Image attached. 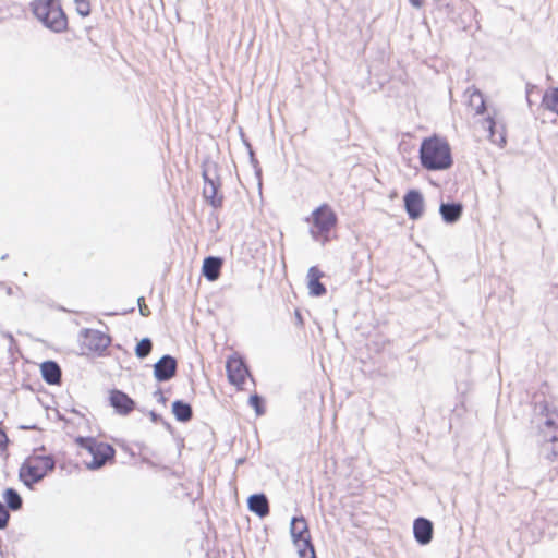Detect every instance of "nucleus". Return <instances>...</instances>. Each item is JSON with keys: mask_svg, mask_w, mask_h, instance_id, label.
I'll return each instance as SVG.
<instances>
[{"mask_svg": "<svg viewBox=\"0 0 558 558\" xmlns=\"http://www.w3.org/2000/svg\"><path fill=\"white\" fill-rule=\"evenodd\" d=\"M2 335H3L4 338L9 339L10 342H14V337H13V335L11 332L7 331V332H3Z\"/></svg>", "mask_w": 558, "mask_h": 558, "instance_id": "39", "label": "nucleus"}, {"mask_svg": "<svg viewBox=\"0 0 558 558\" xmlns=\"http://www.w3.org/2000/svg\"><path fill=\"white\" fill-rule=\"evenodd\" d=\"M223 266V258L220 256H207L203 260L202 275L210 282L218 280L220 277L221 268Z\"/></svg>", "mask_w": 558, "mask_h": 558, "instance_id": "17", "label": "nucleus"}, {"mask_svg": "<svg viewBox=\"0 0 558 558\" xmlns=\"http://www.w3.org/2000/svg\"><path fill=\"white\" fill-rule=\"evenodd\" d=\"M247 508L251 512L259 518H265L269 514V501L264 493H255L247 498Z\"/></svg>", "mask_w": 558, "mask_h": 558, "instance_id": "20", "label": "nucleus"}, {"mask_svg": "<svg viewBox=\"0 0 558 558\" xmlns=\"http://www.w3.org/2000/svg\"><path fill=\"white\" fill-rule=\"evenodd\" d=\"M294 314H295V318H296V320H298V324H299V325H303V318H302V315H301L300 311H299V310H295V313H294Z\"/></svg>", "mask_w": 558, "mask_h": 558, "instance_id": "38", "label": "nucleus"}, {"mask_svg": "<svg viewBox=\"0 0 558 558\" xmlns=\"http://www.w3.org/2000/svg\"><path fill=\"white\" fill-rule=\"evenodd\" d=\"M20 429H23V430H34V429H37V426L35 424L34 425H21Z\"/></svg>", "mask_w": 558, "mask_h": 558, "instance_id": "37", "label": "nucleus"}, {"mask_svg": "<svg viewBox=\"0 0 558 558\" xmlns=\"http://www.w3.org/2000/svg\"><path fill=\"white\" fill-rule=\"evenodd\" d=\"M201 168L202 178L204 180L203 197L213 208H221L225 197L221 192V181L217 162L206 157L203 159Z\"/></svg>", "mask_w": 558, "mask_h": 558, "instance_id": "4", "label": "nucleus"}, {"mask_svg": "<svg viewBox=\"0 0 558 558\" xmlns=\"http://www.w3.org/2000/svg\"><path fill=\"white\" fill-rule=\"evenodd\" d=\"M75 442L80 448L87 450L92 454L102 441H98L92 436H78L76 437Z\"/></svg>", "mask_w": 558, "mask_h": 558, "instance_id": "26", "label": "nucleus"}, {"mask_svg": "<svg viewBox=\"0 0 558 558\" xmlns=\"http://www.w3.org/2000/svg\"><path fill=\"white\" fill-rule=\"evenodd\" d=\"M448 19L462 31H466L473 17L475 16L476 9L469 2L460 0L456 4H446Z\"/></svg>", "mask_w": 558, "mask_h": 558, "instance_id": "8", "label": "nucleus"}, {"mask_svg": "<svg viewBox=\"0 0 558 558\" xmlns=\"http://www.w3.org/2000/svg\"><path fill=\"white\" fill-rule=\"evenodd\" d=\"M109 404L119 415H129L136 409V402L123 390L113 388L109 391Z\"/></svg>", "mask_w": 558, "mask_h": 558, "instance_id": "13", "label": "nucleus"}, {"mask_svg": "<svg viewBox=\"0 0 558 558\" xmlns=\"http://www.w3.org/2000/svg\"><path fill=\"white\" fill-rule=\"evenodd\" d=\"M418 158L422 168L427 171H444L453 165L449 143L438 135H433L422 141Z\"/></svg>", "mask_w": 558, "mask_h": 558, "instance_id": "1", "label": "nucleus"}, {"mask_svg": "<svg viewBox=\"0 0 558 558\" xmlns=\"http://www.w3.org/2000/svg\"><path fill=\"white\" fill-rule=\"evenodd\" d=\"M5 291H7L8 295H12L13 294V290H12L11 287H7Z\"/></svg>", "mask_w": 558, "mask_h": 558, "instance_id": "41", "label": "nucleus"}, {"mask_svg": "<svg viewBox=\"0 0 558 558\" xmlns=\"http://www.w3.org/2000/svg\"><path fill=\"white\" fill-rule=\"evenodd\" d=\"M265 398L258 393H252L248 398V404L254 409L257 416L266 412Z\"/></svg>", "mask_w": 558, "mask_h": 558, "instance_id": "27", "label": "nucleus"}, {"mask_svg": "<svg viewBox=\"0 0 558 558\" xmlns=\"http://www.w3.org/2000/svg\"><path fill=\"white\" fill-rule=\"evenodd\" d=\"M34 16L53 33L68 29V16L62 9L61 0H34L31 2Z\"/></svg>", "mask_w": 558, "mask_h": 558, "instance_id": "2", "label": "nucleus"}, {"mask_svg": "<svg viewBox=\"0 0 558 558\" xmlns=\"http://www.w3.org/2000/svg\"><path fill=\"white\" fill-rule=\"evenodd\" d=\"M92 460L86 462V468L92 471L101 469L107 462L114 461L116 449L107 442L99 444V447L90 454Z\"/></svg>", "mask_w": 558, "mask_h": 558, "instance_id": "14", "label": "nucleus"}, {"mask_svg": "<svg viewBox=\"0 0 558 558\" xmlns=\"http://www.w3.org/2000/svg\"><path fill=\"white\" fill-rule=\"evenodd\" d=\"M147 414L149 415L151 422L161 423L168 430L172 429L171 424L168 423L167 421H165L163 417L161 416V414L157 413L154 410L147 411Z\"/></svg>", "mask_w": 558, "mask_h": 558, "instance_id": "30", "label": "nucleus"}, {"mask_svg": "<svg viewBox=\"0 0 558 558\" xmlns=\"http://www.w3.org/2000/svg\"><path fill=\"white\" fill-rule=\"evenodd\" d=\"M404 210L411 220H418L424 214V196L417 189H410L403 195Z\"/></svg>", "mask_w": 558, "mask_h": 558, "instance_id": "11", "label": "nucleus"}, {"mask_svg": "<svg viewBox=\"0 0 558 558\" xmlns=\"http://www.w3.org/2000/svg\"><path fill=\"white\" fill-rule=\"evenodd\" d=\"M10 518V511L7 509L4 504L0 501V531L8 527Z\"/></svg>", "mask_w": 558, "mask_h": 558, "instance_id": "29", "label": "nucleus"}, {"mask_svg": "<svg viewBox=\"0 0 558 558\" xmlns=\"http://www.w3.org/2000/svg\"><path fill=\"white\" fill-rule=\"evenodd\" d=\"M312 222L310 229L312 238L325 244L329 240L330 231L337 226L338 217L328 204H322L313 210Z\"/></svg>", "mask_w": 558, "mask_h": 558, "instance_id": "5", "label": "nucleus"}, {"mask_svg": "<svg viewBox=\"0 0 558 558\" xmlns=\"http://www.w3.org/2000/svg\"><path fill=\"white\" fill-rule=\"evenodd\" d=\"M8 258H9V254H3V255L0 257V259H1V260H7Z\"/></svg>", "mask_w": 558, "mask_h": 558, "instance_id": "42", "label": "nucleus"}, {"mask_svg": "<svg viewBox=\"0 0 558 558\" xmlns=\"http://www.w3.org/2000/svg\"><path fill=\"white\" fill-rule=\"evenodd\" d=\"M410 4L416 9H420L424 4V0H409Z\"/></svg>", "mask_w": 558, "mask_h": 558, "instance_id": "36", "label": "nucleus"}, {"mask_svg": "<svg viewBox=\"0 0 558 558\" xmlns=\"http://www.w3.org/2000/svg\"><path fill=\"white\" fill-rule=\"evenodd\" d=\"M4 506L9 511H20L23 508V498L21 494L13 487H8L2 493Z\"/></svg>", "mask_w": 558, "mask_h": 558, "instance_id": "23", "label": "nucleus"}, {"mask_svg": "<svg viewBox=\"0 0 558 558\" xmlns=\"http://www.w3.org/2000/svg\"><path fill=\"white\" fill-rule=\"evenodd\" d=\"M153 350V341L149 337L142 338L135 345L134 352L137 359H146Z\"/></svg>", "mask_w": 558, "mask_h": 558, "instance_id": "25", "label": "nucleus"}, {"mask_svg": "<svg viewBox=\"0 0 558 558\" xmlns=\"http://www.w3.org/2000/svg\"><path fill=\"white\" fill-rule=\"evenodd\" d=\"M137 303H138V307H140V313L142 316L144 317H147L149 314H150V310L149 307L145 304L144 302V298L143 296H140L137 299Z\"/></svg>", "mask_w": 558, "mask_h": 558, "instance_id": "31", "label": "nucleus"}, {"mask_svg": "<svg viewBox=\"0 0 558 558\" xmlns=\"http://www.w3.org/2000/svg\"><path fill=\"white\" fill-rule=\"evenodd\" d=\"M542 106L558 116V87H551L544 93Z\"/></svg>", "mask_w": 558, "mask_h": 558, "instance_id": "24", "label": "nucleus"}, {"mask_svg": "<svg viewBox=\"0 0 558 558\" xmlns=\"http://www.w3.org/2000/svg\"><path fill=\"white\" fill-rule=\"evenodd\" d=\"M483 128L488 132L489 140L498 144L500 147L506 145L507 137H506V130L502 124L498 125L497 121L488 116L483 121Z\"/></svg>", "mask_w": 558, "mask_h": 558, "instance_id": "19", "label": "nucleus"}, {"mask_svg": "<svg viewBox=\"0 0 558 558\" xmlns=\"http://www.w3.org/2000/svg\"><path fill=\"white\" fill-rule=\"evenodd\" d=\"M290 535L300 558H317L308 524L303 515L291 519Z\"/></svg>", "mask_w": 558, "mask_h": 558, "instance_id": "7", "label": "nucleus"}, {"mask_svg": "<svg viewBox=\"0 0 558 558\" xmlns=\"http://www.w3.org/2000/svg\"><path fill=\"white\" fill-rule=\"evenodd\" d=\"M477 96L481 98V104L476 108V114H483L485 111V102L482 98V94L477 93Z\"/></svg>", "mask_w": 558, "mask_h": 558, "instance_id": "34", "label": "nucleus"}, {"mask_svg": "<svg viewBox=\"0 0 558 558\" xmlns=\"http://www.w3.org/2000/svg\"><path fill=\"white\" fill-rule=\"evenodd\" d=\"M439 214L445 223L453 225L460 220L463 214V205L460 202H441Z\"/></svg>", "mask_w": 558, "mask_h": 558, "instance_id": "16", "label": "nucleus"}, {"mask_svg": "<svg viewBox=\"0 0 558 558\" xmlns=\"http://www.w3.org/2000/svg\"><path fill=\"white\" fill-rule=\"evenodd\" d=\"M253 169H254L255 177L258 180V186L260 187L262 186V168H260V166H255V167H253Z\"/></svg>", "mask_w": 558, "mask_h": 558, "instance_id": "35", "label": "nucleus"}, {"mask_svg": "<svg viewBox=\"0 0 558 558\" xmlns=\"http://www.w3.org/2000/svg\"><path fill=\"white\" fill-rule=\"evenodd\" d=\"M73 2L75 4V11L80 16L86 17L90 14V0H73Z\"/></svg>", "mask_w": 558, "mask_h": 558, "instance_id": "28", "label": "nucleus"}, {"mask_svg": "<svg viewBox=\"0 0 558 558\" xmlns=\"http://www.w3.org/2000/svg\"><path fill=\"white\" fill-rule=\"evenodd\" d=\"M244 462H245V458H239V459L236 460V465H241V464H243Z\"/></svg>", "mask_w": 558, "mask_h": 558, "instance_id": "40", "label": "nucleus"}, {"mask_svg": "<svg viewBox=\"0 0 558 558\" xmlns=\"http://www.w3.org/2000/svg\"><path fill=\"white\" fill-rule=\"evenodd\" d=\"M539 411L546 417L539 426V437L543 442L550 444L546 458L556 461L558 459V412L550 411L547 402L539 403Z\"/></svg>", "mask_w": 558, "mask_h": 558, "instance_id": "6", "label": "nucleus"}, {"mask_svg": "<svg viewBox=\"0 0 558 558\" xmlns=\"http://www.w3.org/2000/svg\"><path fill=\"white\" fill-rule=\"evenodd\" d=\"M153 375L158 383L171 380L178 371V361L171 354H163L154 365Z\"/></svg>", "mask_w": 558, "mask_h": 558, "instance_id": "10", "label": "nucleus"}, {"mask_svg": "<svg viewBox=\"0 0 558 558\" xmlns=\"http://www.w3.org/2000/svg\"><path fill=\"white\" fill-rule=\"evenodd\" d=\"M244 145L246 146V148L248 150L250 162H251L252 167L259 166V162L255 157V154L253 151V148H252V145L250 144V142L244 141Z\"/></svg>", "mask_w": 558, "mask_h": 558, "instance_id": "32", "label": "nucleus"}, {"mask_svg": "<svg viewBox=\"0 0 558 558\" xmlns=\"http://www.w3.org/2000/svg\"><path fill=\"white\" fill-rule=\"evenodd\" d=\"M154 397L157 399V402L166 405L167 404V401L168 399L165 397L161 388H158L155 392H154Z\"/></svg>", "mask_w": 558, "mask_h": 558, "instance_id": "33", "label": "nucleus"}, {"mask_svg": "<svg viewBox=\"0 0 558 558\" xmlns=\"http://www.w3.org/2000/svg\"><path fill=\"white\" fill-rule=\"evenodd\" d=\"M81 336L83 344L98 355H101L111 343V338L100 330L86 328L81 331Z\"/></svg>", "mask_w": 558, "mask_h": 558, "instance_id": "9", "label": "nucleus"}, {"mask_svg": "<svg viewBox=\"0 0 558 558\" xmlns=\"http://www.w3.org/2000/svg\"><path fill=\"white\" fill-rule=\"evenodd\" d=\"M226 372L231 385L241 387L250 376V369L241 357L230 356L226 362Z\"/></svg>", "mask_w": 558, "mask_h": 558, "instance_id": "12", "label": "nucleus"}, {"mask_svg": "<svg viewBox=\"0 0 558 558\" xmlns=\"http://www.w3.org/2000/svg\"><path fill=\"white\" fill-rule=\"evenodd\" d=\"M40 374L44 381L48 385L61 384L62 369L53 360H47L40 364Z\"/></svg>", "mask_w": 558, "mask_h": 558, "instance_id": "18", "label": "nucleus"}, {"mask_svg": "<svg viewBox=\"0 0 558 558\" xmlns=\"http://www.w3.org/2000/svg\"><path fill=\"white\" fill-rule=\"evenodd\" d=\"M324 272L316 266H312L307 272V288L311 296L319 298L326 294L327 289L324 283L320 282V278Z\"/></svg>", "mask_w": 558, "mask_h": 558, "instance_id": "21", "label": "nucleus"}, {"mask_svg": "<svg viewBox=\"0 0 558 558\" xmlns=\"http://www.w3.org/2000/svg\"><path fill=\"white\" fill-rule=\"evenodd\" d=\"M3 286H4V283H3V282H0V287H3Z\"/></svg>", "mask_w": 558, "mask_h": 558, "instance_id": "44", "label": "nucleus"}, {"mask_svg": "<svg viewBox=\"0 0 558 558\" xmlns=\"http://www.w3.org/2000/svg\"><path fill=\"white\" fill-rule=\"evenodd\" d=\"M433 535L434 524L429 519L418 517L413 521V536L417 544L421 546L430 544Z\"/></svg>", "mask_w": 558, "mask_h": 558, "instance_id": "15", "label": "nucleus"}, {"mask_svg": "<svg viewBox=\"0 0 558 558\" xmlns=\"http://www.w3.org/2000/svg\"><path fill=\"white\" fill-rule=\"evenodd\" d=\"M171 412L175 420L181 423H187L193 418L192 405L181 399H177L172 402Z\"/></svg>", "mask_w": 558, "mask_h": 558, "instance_id": "22", "label": "nucleus"}, {"mask_svg": "<svg viewBox=\"0 0 558 558\" xmlns=\"http://www.w3.org/2000/svg\"><path fill=\"white\" fill-rule=\"evenodd\" d=\"M529 86H530V85L527 84V87H529ZM526 94H527V96H526V100L529 101V104H531V101H530V97H529V89L526 90Z\"/></svg>", "mask_w": 558, "mask_h": 558, "instance_id": "43", "label": "nucleus"}, {"mask_svg": "<svg viewBox=\"0 0 558 558\" xmlns=\"http://www.w3.org/2000/svg\"><path fill=\"white\" fill-rule=\"evenodd\" d=\"M56 468V460L51 454L32 456L24 460L19 470L20 481L27 487L43 481V478Z\"/></svg>", "mask_w": 558, "mask_h": 558, "instance_id": "3", "label": "nucleus"}]
</instances>
